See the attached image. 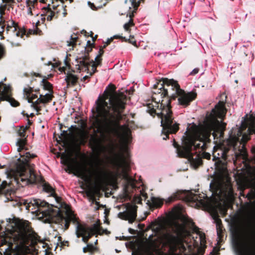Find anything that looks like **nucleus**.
Wrapping results in <instances>:
<instances>
[{"mask_svg":"<svg viewBox=\"0 0 255 255\" xmlns=\"http://www.w3.org/2000/svg\"><path fill=\"white\" fill-rule=\"evenodd\" d=\"M126 100V96L116 92L115 87L111 86L96 102L97 116L94 125L98 134L92 137L91 140L100 151H104L107 148L111 151L113 150L114 137H117L124 146L130 141V129L126 126L119 124Z\"/></svg>","mask_w":255,"mask_h":255,"instance_id":"nucleus-1","label":"nucleus"},{"mask_svg":"<svg viewBox=\"0 0 255 255\" xmlns=\"http://www.w3.org/2000/svg\"><path fill=\"white\" fill-rule=\"evenodd\" d=\"M226 114L225 103L219 101L207 115L203 125L199 126L194 124L190 125L184 133V146L177 149L178 155L187 158L195 166L201 164V154L203 158L210 159L211 154L203 151L206 148V142L212 130L214 131L213 136H216V132H219L220 136H222L225 128V124L222 123V120Z\"/></svg>","mask_w":255,"mask_h":255,"instance_id":"nucleus-2","label":"nucleus"},{"mask_svg":"<svg viewBox=\"0 0 255 255\" xmlns=\"http://www.w3.org/2000/svg\"><path fill=\"white\" fill-rule=\"evenodd\" d=\"M43 190L50 193L57 205L54 203L49 204L45 201L37 199H30L27 200V209L36 212L39 218H43L44 222L55 223L59 224L62 228L66 230L68 228L69 223L73 222L76 225V234L78 238L82 237V241L87 243L89 239L96 234L101 235L104 233L108 234L106 230L101 228L98 221L89 227L85 224H80L70 210L68 205H65V216H64L59 209L60 206V199L55 196L53 188L48 184H45L43 186Z\"/></svg>","mask_w":255,"mask_h":255,"instance_id":"nucleus-3","label":"nucleus"},{"mask_svg":"<svg viewBox=\"0 0 255 255\" xmlns=\"http://www.w3.org/2000/svg\"><path fill=\"white\" fill-rule=\"evenodd\" d=\"M160 81L162 82L160 88L153 92L152 101L146 104L147 110L151 115L153 116V114H155L161 119L162 139L165 140L168 138L169 133H173L178 130V125L176 123H173L170 110V100L168 98H165L168 94V90L163 87V85L171 87V88L178 96L179 104L183 107L189 105L196 98V94L194 92L186 93L180 89L177 82L173 79L162 78Z\"/></svg>","mask_w":255,"mask_h":255,"instance_id":"nucleus-4","label":"nucleus"},{"mask_svg":"<svg viewBox=\"0 0 255 255\" xmlns=\"http://www.w3.org/2000/svg\"><path fill=\"white\" fill-rule=\"evenodd\" d=\"M251 134H255V115L253 114L246 115L240 128H232L227 140L214 147L212 156L213 160L215 161L216 168H218L219 164L223 165L225 164L231 149L237 158L240 156L246 158L245 143L249 140V135Z\"/></svg>","mask_w":255,"mask_h":255,"instance_id":"nucleus-5","label":"nucleus"},{"mask_svg":"<svg viewBox=\"0 0 255 255\" xmlns=\"http://www.w3.org/2000/svg\"><path fill=\"white\" fill-rule=\"evenodd\" d=\"M20 136L21 138L18 139L16 142L17 150L20 155L18 160L20 163L16 166L15 176L18 181L20 180L22 182H25L26 184L33 183L37 179L34 172V165L29 164L28 161L30 158L34 157L35 155L23 150L25 144V138L24 137L23 133H21Z\"/></svg>","mask_w":255,"mask_h":255,"instance_id":"nucleus-6","label":"nucleus"},{"mask_svg":"<svg viewBox=\"0 0 255 255\" xmlns=\"http://www.w3.org/2000/svg\"><path fill=\"white\" fill-rule=\"evenodd\" d=\"M79 175L85 181L93 182L94 188L97 191L105 190L109 183L108 172L100 162L92 164L87 171H80Z\"/></svg>","mask_w":255,"mask_h":255,"instance_id":"nucleus-7","label":"nucleus"},{"mask_svg":"<svg viewBox=\"0 0 255 255\" xmlns=\"http://www.w3.org/2000/svg\"><path fill=\"white\" fill-rule=\"evenodd\" d=\"M112 163L117 170L118 175L125 180L128 186L135 188V181L128 174L129 162L123 153L114 155Z\"/></svg>","mask_w":255,"mask_h":255,"instance_id":"nucleus-8","label":"nucleus"},{"mask_svg":"<svg viewBox=\"0 0 255 255\" xmlns=\"http://www.w3.org/2000/svg\"><path fill=\"white\" fill-rule=\"evenodd\" d=\"M233 244L238 255H255V240L250 236L235 237Z\"/></svg>","mask_w":255,"mask_h":255,"instance_id":"nucleus-9","label":"nucleus"},{"mask_svg":"<svg viewBox=\"0 0 255 255\" xmlns=\"http://www.w3.org/2000/svg\"><path fill=\"white\" fill-rule=\"evenodd\" d=\"M175 228L176 235L182 242V246L185 250L187 247L188 250L190 251L194 247L198 245V241L194 240V237L191 238L189 232L186 230L184 225L176 224Z\"/></svg>","mask_w":255,"mask_h":255,"instance_id":"nucleus-10","label":"nucleus"},{"mask_svg":"<svg viewBox=\"0 0 255 255\" xmlns=\"http://www.w3.org/2000/svg\"><path fill=\"white\" fill-rule=\"evenodd\" d=\"M100 54L97 55L95 58V61L90 62L87 59L81 60L79 63V67L81 69L87 71V74L84 76L81 79L82 81H85L88 79L96 71V67L99 65L101 60V56L103 53V50H100Z\"/></svg>","mask_w":255,"mask_h":255,"instance_id":"nucleus-11","label":"nucleus"},{"mask_svg":"<svg viewBox=\"0 0 255 255\" xmlns=\"http://www.w3.org/2000/svg\"><path fill=\"white\" fill-rule=\"evenodd\" d=\"M0 99L8 101L12 106H18V102L11 97V88L9 85H7L0 82Z\"/></svg>","mask_w":255,"mask_h":255,"instance_id":"nucleus-12","label":"nucleus"},{"mask_svg":"<svg viewBox=\"0 0 255 255\" xmlns=\"http://www.w3.org/2000/svg\"><path fill=\"white\" fill-rule=\"evenodd\" d=\"M118 216L119 218L128 220V223H132L135 220L136 217V206L127 204L126 210L119 213Z\"/></svg>","mask_w":255,"mask_h":255,"instance_id":"nucleus-13","label":"nucleus"},{"mask_svg":"<svg viewBox=\"0 0 255 255\" xmlns=\"http://www.w3.org/2000/svg\"><path fill=\"white\" fill-rule=\"evenodd\" d=\"M138 4L136 0H126L122 6V14H126L129 18H132L133 13L135 11Z\"/></svg>","mask_w":255,"mask_h":255,"instance_id":"nucleus-14","label":"nucleus"},{"mask_svg":"<svg viewBox=\"0 0 255 255\" xmlns=\"http://www.w3.org/2000/svg\"><path fill=\"white\" fill-rule=\"evenodd\" d=\"M6 30L7 33H9L14 38L15 37L22 38L25 34V31L20 29L17 24L13 20L8 22L6 24Z\"/></svg>","mask_w":255,"mask_h":255,"instance_id":"nucleus-15","label":"nucleus"},{"mask_svg":"<svg viewBox=\"0 0 255 255\" xmlns=\"http://www.w3.org/2000/svg\"><path fill=\"white\" fill-rule=\"evenodd\" d=\"M28 224L27 221H19L15 224L17 234L23 241L27 238V234L29 231Z\"/></svg>","mask_w":255,"mask_h":255,"instance_id":"nucleus-16","label":"nucleus"},{"mask_svg":"<svg viewBox=\"0 0 255 255\" xmlns=\"http://www.w3.org/2000/svg\"><path fill=\"white\" fill-rule=\"evenodd\" d=\"M185 224H188L196 233V236L199 237V242L201 246H205L206 243L205 235L204 233L201 232L198 228L195 226L192 220L188 218L185 219Z\"/></svg>","mask_w":255,"mask_h":255,"instance_id":"nucleus-17","label":"nucleus"},{"mask_svg":"<svg viewBox=\"0 0 255 255\" xmlns=\"http://www.w3.org/2000/svg\"><path fill=\"white\" fill-rule=\"evenodd\" d=\"M52 99V95L51 94L46 93L44 95H40L38 99H36L35 101L36 103V111L38 113L40 110L41 108L46 103L49 102Z\"/></svg>","mask_w":255,"mask_h":255,"instance_id":"nucleus-18","label":"nucleus"},{"mask_svg":"<svg viewBox=\"0 0 255 255\" xmlns=\"http://www.w3.org/2000/svg\"><path fill=\"white\" fill-rule=\"evenodd\" d=\"M74 142L77 144H83L87 138V132L83 129H78L72 136Z\"/></svg>","mask_w":255,"mask_h":255,"instance_id":"nucleus-19","label":"nucleus"},{"mask_svg":"<svg viewBox=\"0 0 255 255\" xmlns=\"http://www.w3.org/2000/svg\"><path fill=\"white\" fill-rule=\"evenodd\" d=\"M24 96L27 100V102L31 103V106L36 110V103H35L38 96L33 93L32 90L30 88H24L23 90Z\"/></svg>","mask_w":255,"mask_h":255,"instance_id":"nucleus-20","label":"nucleus"},{"mask_svg":"<svg viewBox=\"0 0 255 255\" xmlns=\"http://www.w3.org/2000/svg\"><path fill=\"white\" fill-rule=\"evenodd\" d=\"M62 160L63 163L67 165L68 170L73 171L76 168V160L72 158L70 156H62Z\"/></svg>","mask_w":255,"mask_h":255,"instance_id":"nucleus-21","label":"nucleus"},{"mask_svg":"<svg viewBox=\"0 0 255 255\" xmlns=\"http://www.w3.org/2000/svg\"><path fill=\"white\" fill-rule=\"evenodd\" d=\"M227 189L228 190V192H224L223 189L221 188L219 191V195H218L217 199L223 201L225 199L231 198L232 196V191L228 182L227 183Z\"/></svg>","mask_w":255,"mask_h":255,"instance_id":"nucleus-22","label":"nucleus"},{"mask_svg":"<svg viewBox=\"0 0 255 255\" xmlns=\"http://www.w3.org/2000/svg\"><path fill=\"white\" fill-rule=\"evenodd\" d=\"M65 81L67 83V86H74L78 81V77L72 73H68L65 77Z\"/></svg>","mask_w":255,"mask_h":255,"instance_id":"nucleus-23","label":"nucleus"},{"mask_svg":"<svg viewBox=\"0 0 255 255\" xmlns=\"http://www.w3.org/2000/svg\"><path fill=\"white\" fill-rule=\"evenodd\" d=\"M139 192H140L139 196L136 197L134 199V202L138 204H140L142 200H145L147 198V194L143 188L142 189H139Z\"/></svg>","mask_w":255,"mask_h":255,"instance_id":"nucleus-24","label":"nucleus"},{"mask_svg":"<svg viewBox=\"0 0 255 255\" xmlns=\"http://www.w3.org/2000/svg\"><path fill=\"white\" fill-rule=\"evenodd\" d=\"M4 13V8L2 6H0V26H1V31H0V34L3 31L4 20L3 17V15Z\"/></svg>","mask_w":255,"mask_h":255,"instance_id":"nucleus-25","label":"nucleus"},{"mask_svg":"<svg viewBox=\"0 0 255 255\" xmlns=\"http://www.w3.org/2000/svg\"><path fill=\"white\" fill-rule=\"evenodd\" d=\"M205 195H203V197H200V196H198L197 195H195L192 197V200L194 201H197L199 202L200 205H203L205 204L204 200L203 198H204Z\"/></svg>","mask_w":255,"mask_h":255,"instance_id":"nucleus-26","label":"nucleus"},{"mask_svg":"<svg viewBox=\"0 0 255 255\" xmlns=\"http://www.w3.org/2000/svg\"><path fill=\"white\" fill-rule=\"evenodd\" d=\"M151 201L153 205L156 207L160 206L163 203V200L158 198L152 197Z\"/></svg>","mask_w":255,"mask_h":255,"instance_id":"nucleus-27","label":"nucleus"},{"mask_svg":"<svg viewBox=\"0 0 255 255\" xmlns=\"http://www.w3.org/2000/svg\"><path fill=\"white\" fill-rule=\"evenodd\" d=\"M87 194L90 197L91 200H92V203H93L94 202H95V204L96 205V207H95V209L96 210L98 209L99 208V203L98 202H97L96 200H95V193L94 192L92 191H89L88 192H87Z\"/></svg>","mask_w":255,"mask_h":255,"instance_id":"nucleus-28","label":"nucleus"},{"mask_svg":"<svg viewBox=\"0 0 255 255\" xmlns=\"http://www.w3.org/2000/svg\"><path fill=\"white\" fill-rule=\"evenodd\" d=\"M152 236V235L149 236L148 239V248L150 250L154 249L156 247V243L151 239Z\"/></svg>","mask_w":255,"mask_h":255,"instance_id":"nucleus-29","label":"nucleus"},{"mask_svg":"<svg viewBox=\"0 0 255 255\" xmlns=\"http://www.w3.org/2000/svg\"><path fill=\"white\" fill-rule=\"evenodd\" d=\"M94 248L95 247L93 244H88L86 247L83 248V251L84 253L92 252L94 250Z\"/></svg>","mask_w":255,"mask_h":255,"instance_id":"nucleus-30","label":"nucleus"},{"mask_svg":"<svg viewBox=\"0 0 255 255\" xmlns=\"http://www.w3.org/2000/svg\"><path fill=\"white\" fill-rule=\"evenodd\" d=\"M129 20L128 21V22L125 23L124 25V29L127 31H129V28L132 26L133 24V22H132V19L129 18Z\"/></svg>","mask_w":255,"mask_h":255,"instance_id":"nucleus-31","label":"nucleus"},{"mask_svg":"<svg viewBox=\"0 0 255 255\" xmlns=\"http://www.w3.org/2000/svg\"><path fill=\"white\" fill-rule=\"evenodd\" d=\"M76 37H73L71 35L70 40L69 41H67V45L68 46H73L76 43Z\"/></svg>","mask_w":255,"mask_h":255,"instance_id":"nucleus-32","label":"nucleus"},{"mask_svg":"<svg viewBox=\"0 0 255 255\" xmlns=\"http://www.w3.org/2000/svg\"><path fill=\"white\" fill-rule=\"evenodd\" d=\"M7 183L6 181H3L0 185V194L4 193V189L7 186Z\"/></svg>","mask_w":255,"mask_h":255,"instance_id":"nucleus-33","label":"nucleus"},{"mask_svg":"<svg viewBox=\"0 0 255 255\" xmlns=\"http://www.w3.org/2000/svg\"><path fill=\"white\" fill-rule=\"evenodd\" d=\"M42 81L43 83V86L44 89L50 91L52 88V85L50 83L44 81V80H43Z\"/></svg>","mask_w":255,"mask_h":255,"instance_id":"nucleus-34","label":"nucleus"},{"mask_svg":"<svg viewBox=\"0 0 255 255\" xmlns=\"http://www.w3.org/2000/svg\"><path fill=\"white\" fill-rule=\"evenodd\" d=\"M179 198L177 195H175V196H171V197H168L166 200V202L167 203H170L171 202H172L173 200H174L176 198Z\"/></svg>","mask_w":255,"mask_h":255,"instance_id":"nucleus-35","label":"nucleus"},{"mask_svg":"<svg viewBox=\"0 0 255 255\" xmlns=\"http://www.w3.org/2000/svg\"><path fill=\"white\" fill-rule=\"evenodd\" d=\"M3 54V48L0 44V58L2 57V55Z\"/></svg>","mask_w":255,"mask_h":255,"instance_id":"nucleus-36","label":"nucleus"},{"mask_svg":"<svg viewBox=\"0 0 255 255\" xmlns=\"http://www.w3.org/2000/svg\"><path fill=\"white\" fill-rule=\"evenodd\" d=\"M199 72V69L198 68H195L192 70V71L191 72V74H196Z\"/></svg>","mask_w":255,"mask_h":255,"instance_id":"nucleus-37","label":"nucleus"},{"mask_svg":"<svg viewBox=\"0 0 255 255\" xmlns=\"http://www.w3.org/2000/svg\"><path fill=\"white\" fill-rule=\"evenodd\" d=\"M13 0H2L3 2L5 3L9 4L12 2Z\"/></svg>","mask_w":255,"mask_h":255,"instance_id":"nucleus-38","label":"nucleus"},{"mask_svg":"<svg viewBox=\"0 0 255 255\" xmlns=\"http://www.w3.org/2000/svg\"><path fill=\"white\" fill-rule=\"evenodd\" d=\"M27 13L28 14H33L32 13V10H31V8L30 7H29L28 9H27Z\"/></svg>","mask_w":255,"mask_h":255,"instance_id":"nucleus-39","label":"nucleus"},{"mask_svg":"<svg viewBox=\"0 0 255 255\" xmlns=\"http://www.w3.org/2000/svg\"><path fill=\"white\" fill-rule=\"evenodd\" d=\"M129 42L130 43H131L132 44L134 45H135L136 44V41L135 40H130V38L129 39Z\"/></svg>","mask_w":255,"mask_h":255,"instance_id":"nucleus-40","label":"nucleus"},{"mask_svg":"<svg viewBox=\"0 0 255 255\" xmlns=\"http://www.w3.org/2000/svg\"><path fill=\"white\" fill-rule=\"evenodd\" d=\"M12 44L14 45H18L19 42H15L14 41L12 42Z\"/></svg>","mask_w":255,"mask_h":255,"instance_id":"nucleus-41","label":"nucleus"},{"mask_svg":"<svg viewBox=\"0 0 255 255\" xmlns=\"http://www.w3.org/2000/svg\"><path fill=\"white\" fill-rule=\"evenodd\" d=\"M154 87L155 88V87H158V86H157V85H156V84H154Z\"/></svg>","mask_w":255,"mask_h":255,"instance_id":"nucleus-42","label":"nucleus"},{"mask_svg":"<svg viewBox=\"0 0 255 255\" xmlns=\"http://www.w3.org/2000/svg\"><path fill=\"white\" fill-rule=\"evenodd\" d=\"M156 239H157V238H156V239H154V241H153V242H155V241L156 240ZM155 243V242H154Z\"/></svg>","mask_w":255,"mask_h":255,"instance_id":"nucleus-43","label":"nucleus"},{"mask_svg":"<svg viewBox=\"0 0 255 255\" xmlns=\"http://www.w3.org/2000/svg\"><path fill=\"white\" fill-rule=\"evenodd\" d=\"M156 239H157V238H156V239H154V241H153V242H155V241L156 240ZM155 243V242H154Z\"/></svg>","mask_w":255,"mask_h":255,"instance_id":"nucleus-44","label":"nucleus"},{"mask_svg":"<svg viewBox=\"0 0 255 255\" xmlns=\"http://www.w3.org/2000/svg\"><path fill=\"white\" fill-rule=\"evenodd\" d=\"M156 239H157V238H156V239H154V241H153V242H155V241L156 240ZM155 243V242H154Z\"/></svg>","mask_w":255,"mask_h":255,"instance_id":"nucleus-45","label":"nucleus"},{"mask_svg":"<svg viewBox=\"0 0 255 255\" xmlns=\"http://www.w3.org/2000/svg\"><path fill=\"white\" fill-rule=\"evenodd\" d=\"M88 4L89 5H92V3H91L90 2H88Z\"/></svg>","mask_w":255,"mask_h":255,"instance_id":"nucleus-46","label":"nucleus"},{"mask_svg":"<svg viewBox=\"0 0 255 255\" xmlns=\"http://www.w3.org/2000/svg\"><path fill=\"white\" fill-rule=\"evenodd\" d=\"M111 40H108V43L110 42Z\"/></svg>","mask_w":255,"mask_h":255,"instance_id":"nucleus-47","label":"nucleus"}]
</instances>
